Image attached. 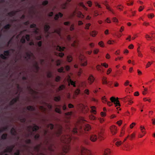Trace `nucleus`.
Wrapping results in <instances>:
<instances>
[{
  "instance_id": "nucleus-1",
  "label": "nucleus",
  "mask_w": 155,
  "mask_h": 155,
  "mask_svg": "<svg viewBox=\"0 0 155 155\" xmlns=\"http://www.w3.org/2000/svg\"><path fill=\"white\" fill-rule=\"evenodd\" d=\"M63 128L61 126H59L57 131H54L53 133H52V137L54 135L59 137L61 141L63 142H66V140L68 139V142L71 140V137L69 136V138H67V137L62 134Z\"/></svg>"
},
{
  "instance_id": "nucleus-2",
  "label": "nucleus",
  "mask_w": 155,
  "mask_h": 155,
  "mask_svg": "<svg viewBox=\"0 0 155 155\" xmlns=\"http://www.w3.org/2000/svg\"><path fill=\"white\" fill-rule=\"evenodd\" d=\"M91 129V126L88 124L85 125L83 128L80 126L78 128L77 127L74 128L72 130V132L74 134H77L79 135V134H83L84 132L85 133L89 131Z\"/></svg>"
},
{
  "instance_id": "nucleus-3",
  "label": "nucleus",
  "mask_w": 155,
  "mask_h": 155,
  "mask_svg": "<svg viewBox=\"0 0 155 155\" xmlns=\"http://www.w3.org/2000/svg\"><path fill=\"white\" fill-rule=\"evenodd\" d=\"M76 155H91V152L84 147H77L75 149Z\"/></svg>"
},
{
  "instance_id": "nucleus-4",
  "label": "nucleus",
  "mask_w": 155,
  "mask_h": 155,
  "mask_svg": "<svg viewBox=\"0 0 155 155\" xmlns=\"http://www.w3.org/2000/svg\"><path fill=\"white\" fill-rule=\"evenodd\" d=\"M104 129L101 127L100 128L98 131V138L100 140H101L104 139Z\"/></svg>"
},
{
  "instance_id": "nucleus-5",
  "label": "nucleus",
  "mask_w": 155,
  "mask_h": 155,
  "mask_svg": "<svg viewBox=\"0 0 155 155\" xmlns=\"http://www.w3.org/2000/svg\"><path fill=\"white\" fill-rule=\"evenodd\" d=\"M70 147L69 146L67 145L64 147L62 149V152L60 153L57 155H65L70 150Z\"/></svg>"
},
{
  "instance_id": "nucleus-6",
  "label": "nucleus",
  "mask_w": 155,
  "mask_h": 155,
  "mask_svg": "<svg viewBox=\"0 0 155 155\" xmlns=\"http://www.w3.org/2000/svg\"><path fill=\"white\" fill-rule=\"evenodd\" d=\"M110 100L112 102H114L115 105V106H120L119 101L118 100V98L116 99L114 97H112L110 98Z\"/></svg>"
},
{
  "instance_id": "nucleus-7",
  "label": "nucleus",
  "mask_w": 155,
  "mask_h": 155,
  "mask_svg": "<svg viewBox=\"0 0 155 155\" xmlns=\"http://www.w3.org/2000/svg\"><path fill=\"white\" fill-rule=\"evenodd\" d=\"M110 130L113 135H114L117 133V127L115 126H112L110 127Z\"/></svg>"
},
{
  "instance_id": "nucleus-8",
  "label": "nucleus",
  "mask_w": 155,
  "mask_h": 155,
  "mask_svg": "<svg viewBox=\"0 0 155 155\" xmlns=\"http://www.w3.org/2000/svg\"><path fill=\"white\" fill-rule=\"evenodd\" d=\"M97 138L98 137L97 136L94 134H92L90 136V140L92 142L95 141Z\"/></svg>"
},
{
  "instance_id": "nucleus-9",
  "label": "nucleus",
  "mask_w": 155,
  "mask_h": 155,
  "mask_svg": "<svg viewBox=\"0 0 155 155\" xmlns=\"http://www.w3.org/2000/svg\"><path fill=\"white\" fill-rule=\"evenodd\" d=\"M19 97H17V98H13L11 101H10L9 105L10 106L13 105L15 103H16L18 100Z\"/></svg>"
},
{
  "instance_id": "nucleus-10",
  "label": "nucleus",
  "mask_w": 155,
  "mask_h": 155,
  "mask_svg": "<svg viewBox=\"0 0 155 155\" xmlns=\"http://www.w3.org/2000/svg\"><path fill=\"white\" fill-rule=\"evenodd\" d=\"M94 78L93 76L92 75H90L88 78L89 83L90 84H91L94 81Z\"/></svg>"
},
{
  "instance_id": "nucleus-11",
  "label": "nucleus",
  "mask_w": 155,
  "mask_h": 155,
  "mask_svg": "<svg viewBox=\"0 0 155 155\" xmlns=\"http://www.w3.org/2000/svg\"><path fill=\"white\" fill-rule=\"evenodd\" d=\"M28 127L30 128H32V130L33 132L36 131L39 129V127L35 124L33 127H32V126H29Z\"/></svg>"
},
{
  "instance_id": "nucleus-12",
  "label": "nucleus",
  "mask_w": 155,
  "mask_h": 155,
  "mask_svg": "<svg viewBox=\"0 0 155 155\" xmlns=\"http://www.w3.org/2000/svg\"><path fill=\"white\" fill-rule=\"evenodd\" d=\"M55 48L57 50L60 51H63L65 48L64 47H61L59 45L55 46Z\"/></svg>"
},
{
  "instance_id": "nucleus-13",
  "label": "nucleus",
  "mask_w": 155,
  "mask_h": 155,
  "mask_svg": "<svg viewBox=\"0 0 155 155\" xmlns=\"http://www.w3.org/2000/svg\"><path fill=\"white\" fill-rule=\"evenodd\" d=\"M63 16V14L61 12H59L58 14H56L54 17L55 20H58L59 18V16L60 17H62Z\"/></svg>"
},
{
  "instance_id": "nucleus-14",
  "label": "nucleus",
  "mask_w": 155,
  "mask_h": 155,
  "mask_svg": "<svg viewBox=\"0 0 155 155\" xmlns=\"http://www.w3.org/2000/svg\"><path fill=\"white\" fill-rule=\"evenodd\" d=\"M50 28V26L49 25H46L44 26V30L45 32L46 33H48L49 30Z\"/></svg>"
},
{
  "instance_id": "nucleus-15",
  "label": "nucleus",
  "mask_w": 155,
  "mask_h": 155,
  "mask_svg": "<svg viewBox=\"0 0 155 155\" xmlns=\"http://www.w3.org/2000/svg\"><path fill=\"white\" fill-rule=\"evenodd\" d=\"M34 66L36 69L37 72H38L39 69V67L37 62L36 61L35 62L34 64Z\"/></svg>"
},
{
  "instance_id": "nucleus-16",
  "label": "nucleus",
  "mask_w": 155,
  "mask_h": 155,
  "mask_svg": "<svg viewBox=\"0 0 155 155\" xmlns=\"http://www.w3.org/2000/svg\"><path fill=\"white\" fill-rule=\"evenodd\" d=\"M107 78L103 76L102 78V83L103 84H107Z\"/></svg>"
},
{
  "instance_id": "nucleus-17",
  "label": "nucleus",
  "mask_w": 155,
  "mask_h": 155,
  "mask_svg": "<svg viewBox=\"0 0 155 155\" xmlns=\"http://www.w3.org/2000/svg\"><path fill=\"white\" fill-rule=\"evenodd\" d=\"M14 147V146L13 145H12L8 147H7V149L8 150L9 153H11L12 152L13 150V149Z\"/></svg>"
},
{
  "instance_id": "nucleus-18",
  "label": "nucleus",
  "mask_w": 155,
  "mask_h": 155,
  "mask_svg": "<svg viewBox=\"0 0 155 155\" xmlns=\"http://www.w3.org/2000/svg\"><path fill=\"white\" fill-rule=\"evenodd\" d=\"M27 109L29 110L34 111L35 110V107L31 106H29L27 107Z\"/></svg>"
},
{
  "instance_id": "nucleus-19",
  "label": "nucleus",
  "mask_w": 155,
  "mask_h": 155,
  "mask_svg": "<svg viewBox=\"0 0 155 155\" xmlns=\"http://www.w3.org/2000/svg\"><path fill=\"white\" fill-rule=\"evenodd\" d=\"M130 99V97L128 96H126L124 97L121 98L122 101L124 102H126L128 101Z\"/></svg>"
},
{
  "instance_id": "nucleus-20",
  "label": "nucleus",
  "mask_w": 155,
  "mask_h": 155,
  "mask_svg": "<svg viewBox=\"0 0 155 155\" xmlns=\"http://www.w3.org/2000/svg\"><path fill=\"white\" fill-rule=\"evenodd\" d=\"M26 56L25 57V58L27 60L30 59L31 58V55L28 52L26 53Z\"/></svg>"
},
{
  "instance_id": "nucleus-21",
  "label": "nucleus",
  "mask_w": 155,
  "mask_h": 155,
  "mask_svg": "<svg viewBox=\"0 0 155 155\" xmlns=\"http://www.w3.org/2000/svg\"><path fill=\"white\" fill-rule=\"evenodd\" d=\"M110 152L111 151L109 149H107L104 150V154L105 155H109Z\"/></svg>"
},
{
  "instance_id": "nucleus-22",
  "label": "nucleus",
  "mask_w": 155,
  "mask_h": 155,
  "mask_svg": "<svg viewBox=\"0 0 155 155\" xmlns=\"http://www.w3.org/2000/svg\"><path fill=\"white\" fill-rule=\"evenodd\" d=\"M11 134L14 136H15L16 134V132L14 128H12L11 130Z\"/></svg>"
},
{
  "instance_id": "nucleus-23",
  "label": "nucleus",
  "mask_w": 155,
  "mask_h": 155,
  "mask_svg": "<svg viewBox=\"0 0 155 155\" xmlns=\"http://www.w3.org/2000/svg\"><path fill=\"white\" fill-rule=\"evenodd\" d=\"M87 61L86 60L81 61V64L82 66H85L87 65Z\"/></svg>"
},
{
  "instance_id": "nucleus-24",
  "label": "nucleus",
  "mask_w": 155,
  "mask_h": 155,
  "mask_svg": "<svg viewBox=\"0 0 155 155\" xmlns=\"http://www.w3.org/2000/svg\"><path fill=\"white\" fill-rule=\"evenodd\" d=\"M65 88V86L64 85L62 84L60 85L58 89V91L63 90Z\"/></svg>"
},
{
  "instance_id": "nucleus-25",
  "label": "nucleus",
  "mask_w": 155,
  "mask_h": 155,
  "mask_svg": "<svg viewBox=\"0 0 155 155\" xmlns=\"http://www.w3.org/2000/svg\"><path fill=\"white\" fill-rule=\"evenodd\" d=\"M7 134H4L2 135L1 138L2 139L5 140L7 139Z\"/></svg>"
},
{
  "instance_id": "nucleus-26",
  "label": "nucleus",
  "mask_w": 155,
  "mask_h": 155,
  "mask_svg": "<svg viewBox=\"0 0 155 155\" xmlns=\"http://www.w3.org/2000/svg\"><path fill=\"white\" fill-rule=\"evenodd\" d=\"M67 60L68 62H71L72 60V57L71 55H69L67 56Z\"/></svg>"
},
{
  "instance_id": "nucleus-27",
  "label": "nucleus",
  "mask_w": 155,
  "mask_h": 155,
  "mask_svg": "<svg viewBox=\"0 0 155 155\" xmlns=\"http://www.w3.org/2000/svg\"><path fill=\"white\" fill-rule=\"evenodd\" d=\"M15 14V12L14 11H12L8 13V15L11 17L14 16Z\"/></svg>"
},
{
  "instance_id": "nucleus-28",
  "label": "nucleus",
  "mask_w": 155,
  "mask_h": 155,
  "mask_svg": "<svg viewBox=\"0 0 155 155\" xmlns=\"http://www.w3.org/2000/svg\"><path fill=\"white\" fill-rule=\"evenodd\" d=\"M10 51L9 50L5 51H4V55L6 57L9 55Z\"/></svg>"
},
{
  "instance_id": "nucleus-29",
  "label": "nucleus",
  "mask_w": 155,
  "mask_h": 155,
  "mask_svg": "<svg viewBox=\"0 0 155 155\" xmlns=\"http://www.w3.org/2000/svg\"><path fill=\"white\" fill-rule=\"evenodd\" d=\"M69 82L70 84H71V85H73L74 87H76L75 82L72 81L71 79L69 80Z\"/></svg>"
},
{
  "instance_id": "nucleus-30",
  "label": "nucleus",
  "mask_w": 155,
  "mask_h": 155,
  "mask_svg": "<svg viewBox=\"0 0 155 155\" xmlns=\"http://www.w3.org/2000/svg\"><path fill=\"white\" fill-rule=\"evenodd\" d=\"M19 119L21 122L23 123H25L26 120L25 118L22 117H20L19 118Z\"/></svg>"
},
{
  "instance_id": "nucleus-31",
  "label": "nucleus",
  "mask_w": 155,
  "mask_h": 155,
  "mask_svg": "<svg viewBox=\"0 0 155 155\" xmlns=\"http://www.w3.org/2000/svg\"><path fill=\"white\" fill-rule=\"evenodd\" d=\"M20 41L22 44H24L25 43L26 41L25 38V36H23L21 38L20 40Z\"/></svg>"
},
{
  "instance_id": "nucleus-32",
  "label": "nucleus",
  "mask_w": 155,
  "mask_h": 155,
  "mask_svg": "<svg viewBox=\"0 0 155 155\" xmlns=\"http://www.w3.org/2000/svg\"><path fill=\"white\" fill-rule=\"evenodd\" d=\"M91 112L94 113V114H95V113L96 112V110H95V107L94 106H92L91 107Z\"/></svg>"
},
{
  "instance_id": "nucleus-33",
  "label": "nucleus",
  "mask_w": 155,
  "mask_h": 155,
  "mask_svg": "<svg viewBox=\"0 0 155 155\" xmlns=\"http://www.w3.org/2000/svg\"><path fill=\"white\" fill-rule=\"evenodd\" d=\"M139 48H140V47H139L137 49V52L138 53V55L139 56L141 57H142L143 56V55L141 53V52L139 50Z\"/></svg>"
},
{
  "instance_id": "nucleus-34",
  "label": "nucleus",
  "mask_w": 155,
  "mask_h": 155,
  "mask_svg": "<svg viewBox=\"0 0 155 155\" xmlns=\"http://www.w3.org/2000/svg\"><path fill=\"white\" fill-rule=\"evenodd\" d=\"M61 97L60 96L55 97H54V100L56 101H58L60 100Z\"/></svg>"
},
{
  "instance_id": "nucleus-35",
  "label": "nucleus",
  "mask_w": 155,
  "mask_h": 155,
  "mask_svg": "<svg viewBox=\"0 0 155 155\" xmlns=\"http://www.w3.org/2000/svg\"><path fill=\"white\" fill-rule=\"evenodd\" d=\"M55 111L59 114H61V109L60 108L58 107H56L55 109Z\"/></svg>"
},
{
  "instance_id": "nucleus-36",
  "label": "nucleus",
  "mask_w": 155,
  "mask_h": 155,
  "mask_svg": "<svg viewBox=\"0 0 155 155\" xmlns=\"http://www.w3.org/2000/svg\"><path fill=\"white\" fill-rule=\"evenodd\" d=\"M11 27V25L10 24H8L4 26V28L5 29H9Z\"/></svg>"
},
{
  "instance_id": "nucleus-37",
  "label": "nucleus",
  "mask_w": 155,
  "mask_h": 155,
  "mask_svg": "<svg viewBox=\"0 0 155 155\" xmlns=\"http://www.w3.org/2000/svg\"><path fill=\"white\" fill-rule=\"evenodd\" d=\"M47 127H50V129L52 130L54 128V125L52 124H50L47 125Z\"/></svg>"
},
{
  "instance_id": "nucleus-38",
  "label": "nucleus",
  "mask_w": 155,
  "mask_h": 155,
  "mask_svg": "<svg viewBox=\"0 0 155 155\" xmlns=\"http://www.w3.org/2000/svg\"><path fill=\"white\" fill-rule=\"evenodd\" d=\"M0 57L3 59L6 60L7 59V57L5 56V55L3 54H1L0 55Z\"/></svg>"
},
{
  "instance_id": "nucleus-39",
  "label": "nucleus",
  "mask_w": 155,
  "mask_h": 155,
  "mask_svg": "<svg viewBox=\"0 0 155 155\" xmlns=\"http://www.w3.org/2000/svg\"><path fill=\"white\" fill-rule=\"evenodd\" d=\"M25 39H26L28 41L30 40V35H29L27 34L25 37Z\"/></svg>"
},
{
  "instance_id": "nucleus-40",
  "label": "nucleus",
  "mask_w": 155,
  "mask_h": 155,
  "mask_svg": "<svg viewBox=\"0 0 155 155\" xmlns=\"http://www.w3.org/2000/svg\"><path fill=\"white\" fill-rule=\"evenodd\" d=\"M64 68L63 67H61L60 68H59L58 71L60 73L64 72Z\"/></svg>"
},
{
  "instance_id": "nucleus-41",
  "label": "nucleus",
  "mask_w": 155,
  "mask_h": 155,
  "mask_svg": "<svg viewBox=\"0 0 155 155\" xmlns=\"http://www.w3.org/2000/svg\"><path fill=\"white\" fill-rule=\"evenodd\" d=\"M40 145H38L34 147L35 150L37 152H38L39 150Z\"/></svg>"
},
{
  "instance_id": "nucleus-42",
  "label": "nucleus",
  "mask_w": 155,
  "mask_h": 155,
  "mask_svg": "<svg viewBox=\"0 0 155 155\" xmlns=\"http://www.w3.org/2000/svg\"><path fill=\"white\" fill-rule=\"evenodd\" d=\"M97 34L96 31H94L90 33V35L93 37H95Z\"/></svg>"
},
{
  "instance_id": "nucleus-43",
  "label": "nucleus",
  "mask_w": 155,
  "mask_h": 155,
  "mask_svg": "<svg viewBox=\"0 0 155 155\" xmlns=\"http://www.w3.org/2000/svg\"><path fill=\"white\" fill-rule=\"evenodd\" d=\"M106 8L109 11H110L113 14H115L114 12H113V10L111 9L108 6H106Z\"/></svg>"
},
{
  "instance_id": "nucleus-44",
  "label": "nucleus",
  "mask_w": 155,
  "mask_h": 155,
  "mask_svg": "<svg viewBox=\"0 0 155 155\" xmlns=\"http://www.w3.org/2000/svg\"><path fill=\"white\" fill-rule=\"evenodd\" d=\"M80 93V90L78 89H77L75 91V94L76 95H78Z\"/></svg>"
},
{
  "instance_id": "nucleus-45",
  "label": "nucleus",
  "mask_w": 155,
  "mask_h": 155,
  "mask_svg": "<svg viewBox=\"0 0 155 155\" xmlns=\"http://www.w3.org/2000/svg\"><path fill=\"white\" fill-rule=\"evenodd\" d=\"M38 29L37 28H34V29H33V32L36 34H37L38 33Z\"/></svg>"
},
{
  "instance_id": "nucleus-46",
  "label": "nucleus",
  "mask_w": 155,
  "mask_h": 155,
  "mask_svg": "<svg viewBox=\"0 0 155 155\" xmlns=\"http://www.w3.org/2000/svg\"><path fill=\"white\" fill-rule=\"evenodd\" d=\"M57 65L58 66H59L61 65V61L59 60H57L56 61Z\"/></svg>"
},
{
  "instance_id": "nucleus-47",
  "label": "nucleus",
  "mask_w": 155,
  "mask_h": 155,
  "mask_svg": "<svg viewBox=\"0 0 155 155\" xmlns=\"http://www.w3.org/2000/svg\"><path fill=\"white\" fill-rule=\"evenodd\" d=\"M122 143L121 142V141H117L115 143V144L117 146H119Z\"/></svg>"
},
{
  "instance_id": "nucleus-48",
  "label": "nucleus",
  "mask_w": 155,
  "mask_h": 155,
  "mask_svg": "<svg viewBox=\"0 0 155 155\" xmlns=\"http://www.w3.org/2000/svg\"><path fill=\"white\" fill-rule=\"evenodd\" d=\"M98 45L101 47H104V44L103 42L102 41L99 42L98 43Z\"/></svg>"
},
{
  "instance_id": "nucleus-49",
  "label": "nucleus",
  "mask_w": 155,
  "mask_h": 155,
  "mask_svg": "<svg viewBox=\"0 0 155 155\" xmlns=\"http://www.w3.org/2000/svg\"><path fill=\"white\" fill-rule=\"evenodd\" d=\"M30 27L31 28H36V25L35 24H32L30 25Z\"/></svg>"
},
{
  "instance_id": "nucleus-50",
  "label": "nucleus",
  "mask_w": 155,
  "mask_h": 155,
  "mask_svg": "<svg viewBox=\"0 0 155 155\" xmlns=\"http://www.w3.org/2000/svg\"><path fill=\"white\" fill-rule=\"evenodd\" d=\"M91 25V24L90 23H88L86 24V27H85V29H89V27Z\"/></svg>"
},
{
  "instance_id": "nucleus-51",
  "label": "nucleus",
  "mask_w": 155,
  "mask_h": 155,
  "mask_svg": "<svg viewBox=\"0 0 155 155\" xmlns=\"http://www.w3.org/2000/svg\"><path fill=\"white\" fill-rule=\"evenodd\" d=\"M47 76L48 78H51L52 76L51 73V72H48L47 74Z\"/></svg>"
},
{
  "instance_id": "nucleus-52",
  "label": "nucleus",
  "mask_w": 155,
  "mask_h": 155,
  "mask_svg": "<svg viewBox=\"0 0 155 155\" xmlns=\"http://www.w3.org/2000/svg\"><path fill=\"white\" fill-rule=\"evenodd\" d=\"M48 1H45L42 3V5H46L48 4Z\"/></svg>"
},
{
  "instance_id": "nucleus-53",
  "label": "nucleus",
  "mask_w": 155,
  "mask_h": 155,
  "mask_svg": "<svg viewBox=\"0 0 155 155\" xmlns=\"http://www.w3.org/2000/svg\"><path fill=\"white\" fill-rule=\"evenodd\" d=\"M147 16L148 18H152L154 17V15L153 14H150L148 15Z\"/></svg>"
},
{
  "instance_id": "nucleus-54",
  "label": "nucleus",
  "mask_w": 155,
  "mask_h": 155,
  "mask_svg": "<svg viewBox=\"0 0 155 155\" xmlns=\"http://www.w3.org/2000/svg\"><path fill=\"white\" fill-rule=\"evenodd\" d=\"M60 77L59 76H58L55 78V81L57 82H58L60 80Z\"/></svg>"
},
{
  "instance_id": "nucleus-55",
  "label": "nucleus",
  "mask_w": 155,
  "mask_h": 155,
  "mask_svg": "<svg viewBox=\"0 0 155 155\" xmlns=\"http://www.w3.org/2000/svg\"><path fill=\"white\" fill-rule=\"evenodd\" d=\"M102 99L103 103H105L107 102L106 98H105V96H104V97H102Z\"/></svg>"
},
{
  "instance_id": "nucleus-56",
  "label": "nucleus",
  "mask_w": 155,
  "mask_h": 155,
  "mask_svg": "<svg viewBox=\"0 0 155 155\" xmlns=\"http://www.w3.org/2000/svg\"><path fill=\"white\" fill-rule=\"evenodd\" d=\"M40 135L38 134H37L35 135L34 137L36 140H38L39 137Z\"/></svg>"
},
{
  "instance_id": "nucleus-57",
  "label": "nucleus",
  "mask_w": 155,
  "mask_h": 155,
  "mask_svg": "<svg viewBox=\"0 0 155 155\" xmlns=\"http://www.w3.org/2000/svg\"><path fill=\"white\" fill-rule=\"evenodd\" d=\"M87 3L88 4L89 7H91V6L92 3L90 1H88L87 2Z\"/></svg>"
},
{
  "instance_id": "nucleus-58",
  "label": "nucleus",
  "mask_w": 155,
  "mask_h": 155,
  "mask_svg": "<svg viewBox=\"0 0 155 155\" xmlns=\"http://www.w3.org/2000/svg\"><path fill=\"white\" fill-rule=\"evenodd\" d=\"M144 8V6H140L139 8V11L140 12L142 11Z\"/></svg>"
},
{
  "instance_id": "nucleus-59",
  "label": "nucleus",
  "mask_w": 155,
  "mask_h": 155,
  "mask_svg": "<svg viewBox=\"0 0 155 155\" xmlns=\"http://www.w3.org/2000/svg\"><path fill=\"white\" fill-rule=\"evenodd\" d=\"M67 3H65L62 5V8L63 9H65L66 8Z\"/></svg>"
},
{
  "instance_id": "nucleus-60",
  "label": "nucleus",
  "mask_w": 155,
  "mask_h": 155,
  "mask_svg": "<svg viewBox=\"0 0 155 155\" xmlns=\"http://www.w3.org/2000/svg\"><path fill=\"white\" fill-rule=\"evenodd\" d=\"M152 62L151 63L149 61L148 62L147 64L146 65V68H147L149 67L152 64Z\"/></svg>"
},
{
  "instance_id": "nucleus-61",
  "label": "nucleus",
  "mask_w": 155,
  "mask_h": 155,
  "mask_svg": "<svg viewBox=\"0 0 155 155\" xmlns=\"http://www.w3.org/2000/svg\"><path fill=\"white\" fill-rule=\"evenodd\" d=\"M101 65L106 68H107L108 67V65L107 64H106V63H102L101 64Z\"/></svg>"
},
{
  "instance_id": "nucleus-62",
  "label": "nucleus",
  "mask_w": 155,
  "mask_h": 155,
  "mask_svg": "<svg viewBox=\"0 0 155 155\" xmlns=\"http://www.w3.org/2000/svg\"><path fill=\"white\" fill-rule=\"evenodd\" d=\"M25 142L27 144H30L31 143V141L30 139H27L26 140Z\"/></svg>"
},
{
  "instance_id": "nucleus-63",
  "label": "nucleus",
  "mask_w": 155,
  "mask_h": 155,
  "mask_svg": "<svg viewBox=\"0 0 155 155\" xmlns=\"http://www.w3.org/2000/svg\"><path fill=\"white\" fill-rule=\"evenodd\" d=\"M58 54V56L61 57H62L64 55V54L62 52L59 53Z\"/></svg>"
},
{
  "instance_id": "nucleus-64",
  "label": "nucleus",
  "mask_w": 155,
  "mask_h": 155,
  "mask_svg": "<svg viewBox=\"0 0 155 155\" xmlns=\"http://www.w3.org/2000/svg\"><path fill=\"white\" fill-rule=\"evenodd\" d=\"M84 93H85L87 95H88L89 93V90L87 89H86L84 90Z\"/></svg>"
}]
</instances>
